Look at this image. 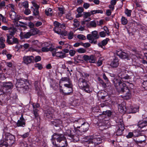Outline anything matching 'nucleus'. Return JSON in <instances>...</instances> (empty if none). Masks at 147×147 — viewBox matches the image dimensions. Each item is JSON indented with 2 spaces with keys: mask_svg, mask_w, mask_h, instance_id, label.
Returning a JSON list of instances; mask_svg holds the SVG:
<instances>
[{
  "mask_svg": "<svg viewBox=\"0 0 147 147\" xmlns=\"http://www.w3.org/2000/svg\"><path fill=\"white\" fill-rule=\"evenodd\" d=\"M2 140L0 144V147H7L11 146L15 142V137L9 133H6L3 136Z\"/></svg>",
  "mask_w": 147,
  "mask_h": 147,
  "instance_id": "1",
  "label": "nucleus"
},
{
  "mask_svg": "<svg viewBox=\"0 0 147 147\" xmlns=\"http://www.w3.org/2000/svg\"><path fill=\"white\" fill-rule=\"evenodd\" d=\"M78 85L79 88L87 93H89L90 86L89 82L83 78H80L78 81Z\"/></svg>",
  "mask_w": 147,
  "mask_h": 147,
  "instance_id": "2",
  "label": "nucleus"
},
{
  "mask_svg": "<svg viewBox=\"0 0 147 147\" xmlns=\"http://www.w3.org/2000/svg\"><path fill=\"white\" fill-rule=\"evenodd\" d=\"M65 139H66L65 137L63 134L55 133L52 136L51 140L53 145L55 146H57L55 140H56L57 142L59 143Z\"/></svg>",
  "mask_w": 147,
  "mask_h": 147,
  "instance_id": "3",
  "label": "nucleus"
},
{
  "mask_svg": "<svg viewBox=\"0 0 147 147\" xmlns=\"http://www.w3.org/2000/svg\"><path fill=\"white\" fill-rule=\"evenodd\" d=\"M99 38V36L98 34L97 31L94 30L91 32V34H88L87 36V39L90 41V42L91 43L96 44L97 41L96 39H98Z\"/></svg>",
  "mask_w": 147,
  "mask_h": 147,
  "instance_id": "4",
  "label": "nucleus"
},
{
  "mask_svg": "<svg viewBox=\"0 0 147 147\" xmlns=\"http://www.w3.org/2000/svg\"><path fill=\"white\" fill-rule=\"evenodd\" d=\"M113 81L114 86L118 92L121 90L126 86L125 84L122 82L119 79L115 78Z\"/></svg>",
  "mask_w": 147,
  "mask_h": 147,
  "instance_id": "5",
  "label": "nucleus"
},
{
  "mask_svg": "<svg viewBox=\"0 0 147 147\" xmlns=\"http://www.w3.org/2000/svg\"><path fill=\"white\" fill-rule=\"evenodd\" d=\"M67 82V84H64V86L66 88V89H68L70 92L72 91L73 85L69 77H62L60 79V82Z\"/></svg>",
  "mask_w": 147,
  "mask_h": 147,
  "instance_id": "6",
  "label": "nucleus"
},
{
  "mask_svg": "<svg viewBox=\"0 0 147 147\" xmlns=\"http://www.w3.org/2000/svg\"><path fill=\"white\" fill-rule=\"evenodd\" d=\"M122 90L119 92L123 93V95H121L122 98L126 100L130 99L131 97V94L127 86H125Z\"/></svg>",
  "mask_w": 147,
  "mask_h": 147,
  "instance_id": "7",
  "label": "nucleus"
},
{
  "mask_svg": "<svg viewBox=\"0 0 147 147\" xmlns=\"http://www.w3.org/2000/svg\"><path fill=\"white\" fill-rule=\"evenodd\" d=\"M116 135L117 136L122 135L124 129V124L122 119H120L118 122V124L116 125Z\"/></svg>",
  "mask_w": 147,
  "mask_h": 147,
  "instance_id": "8",
  "label": "nucleus"
},
{
  "mask_svg": "<svg viewBox=\"0 0 147 147\" xmlns=\"http://www.w3.org/2000/svg\"><path fill=\"white\" fill-rule=\"evenodd\" d=\"M84 119H76L74 122H78L81 124V127L82 129V131L84 132H86L88 131L89 129V125L87 122H84Z\"/></svg>",
  "mask_w": 147,
  "mask_h": 147,
  "instance_id": "9",
  "label": "nucleus"
},
{
  "mask_svg": "<svg viewBox=\"0 0 147 147\" xmlns=\"http://www.w3.org/2000/svg\"><path fill=\"white\" fill-rule=\"evenodd\" d=\"M16 86L18 88H20L23 91L27 90L28 89V86L26 85L25 81L21 79L17 80Z\"/></svg>",
  "mask_w": 147,
  "mask_h": 147,
  "instance_id": "10",
  "label": "nucleus"
},
{
  "mask_svg": "<svg viewBox=\"0 0 147 147\" xmlns=\"http://www.w3.org/2000/svg\"><path fill=\"white\" fill-rule=\"evenodd\" d=\"M10 17L13 20V22L14 24H18V21L22 18V17L17 14L14 11H10L9 13Z\"/></svg>",
  "mask_w": 147,
  "mask_h": 147,
  "instance_id": "11",
  "label": "nucleus"
},
{
  "mask_svg": "<svg viewBox=\"0 0 147 147\" xmlns=\"http://www.w3.org/2000/svg\"><path fill=\"white\" fill-rule=\"evenodd\" d=\"M37 32L35 29H31L30 31L27 32H20V37L22 38H28L32 35H34L37 34Z\"/></svg>",
  "mask_w": 147,
  "mask_h": 147,
  "instance_id": "12",
  "label": "nucleus"
},
{
  "mask_svg": "<svg viewBox=\"0 0 147 147\" xmlns=\"http://www.w3.org/2000/svg\"><path fill=\"white\" fill-rule=\"evenodd\" d=\"M117 54L120 58L129 60L131 58L130 54L128 53L123 52L121 50L117 51Z\"/></svg>",
  "mask_w": 147,
  "mask_h": 147,
  "instance_id": "13",
  "label": "nucleus"
},
{
  "mask_svg": "<svg viewBox=\"0 0 147 147\" xmlns=\"http://www.w3.org/2000/svg\"><path fill=\"white\" fill-rule=\"evenodd\" d=\"M91 139V142L92 143H94L95 144H100L102 142V140H104L105 138L104 136L102 137L100 135H97L95 134L93 136Z\"/></svg>",
  "mask_w": 147,
  "mask_h": 147,
  "instance_id": "14",
  "label": "nucleus"
},
{
  "mask_svg": "<svg viewBox=\"0 0 147 147\" xmlns=\"http://www.w3.org/2000/svg\"><path fill=\"white\" fill-rule=\"evenodd\" d=\"M83 58L85 61H89V62L91 63H96L97 62L96 58L92 55H91L89 56L84 55L83 56Z\"/></svg>",
  "mask_w": 147,
  "mask_h": 147,
  "instance_id": "15",
  "label": "nucleus"
},
{
  "mask_svg": "<svg viewBox=\"0 0 147 147\" xmlns=\"http://www.w3.org/2000/svg\"><path fill=\"white\" fill-rule=\"evenodd\" d=\"M117 72L119 77L123 81L125 80L128 79L129 78V76L126 74L124 71H121V68H119L117 69Z\"/></svg>",
  "mask_w": 147,
  "mask_h": 147,
  "instance_id": "16",
  "label": "nucleus"
},
{
  "mask_svg": "<svg viewBox=\"0 0 147 147\" xmlns=\"http://www.w3.org/2000/svg\"><path fill=\"white\" fill-rule=\"evenodd\" d=\"M54 49H54L52 53L53 56H56L60 59H63L66 57V54L63 53L62 51L57 52V49L55 48H54Z\"/></svg>",
  "mask_w": 147,
  "mask_h": 147,
  "instance_id": "17",
  "label": "nucleus"
},
{
  "mask_svg": "<svg viewBox=\"0 0 147 147\" xmlns=\"http://www.w3.org/2000/svg\"><path fill=\"white\" fill-rule=\"evenodd\" d=\"M34 59L32 56H24L23 58V62L26 64L28 65L33 62Z\"/></svg>",
  "mask_w": 147,
  "mask_h": 147,
  "instance_id": "18",
  "label": "nucleus"
},
{
  "mask_svg": "<svg viewBox=\"0 0 147 147\" xmlns=\"http://www.w3.org/2000/svg\"><path fill=\"white\" fill-rule=\"evenodd\" d=\"M25 120L23 117V115L22 114L16 123L17 127H24L25 126Z\"/></svg>",
  "mask_w": 147,
  "mask_h": 147,
  "instance_id": "19",
  "label": "nucleus"
},
{
  "mask_svg": "<svg viewBox=\"0 0 147 147\" xmlns=\"http://www.w3.org/2000/svg\"><path fill=\"white\" fill-rule=\"evenodd\" d=\"M32 107L33 108V113L34 114L35 118L38 117V110L37 108H38L40 107V105L38 103H33L32 104Z\"/></svg>",
  "mask_w": 147,
  "mask_h": 147,
  "instance_id": "20",
  "label": "nucleus"
},
{
  "mask_svg": "<svg viewBox=\"0 0 147 147\" xmlns=\"http://www.w3.org/2000/svg\"><path fill=\"white\" fill-rule=\"evenodd\" d=\"M137 125L139 127L142 128L147 125V117L144 118L143 120L140 121L138 123Z\"/></svg>",
  "mask_w": 147,
  "mask_h": 147,
  "instance_id": "21",
  "label": "nucleus"
},
{
  "mask_svg": "<svg viewBox=\"0 0 147 147\" xmlns=\"http://www.w3.org/2000/svg\"><path fill=\"white\" fill-rule=\"evenodd\" d=\"M74 131L71 128H69L67 129L65 132V135L71 138H73L74 139L75 138V136L74 134Z\"/></svg>",
  "mask_w": 147,
  "mask_h": 147,
  "instance_id": "22",
  "label": "nucleus"
},
{
  "mask_svg": "<svg viewBox=\"0 0 147 147\" xmlns=\"http://www.w3.org/2000/svg\"><path fill=\"white\" fill-rule=\"evenodd\" d=\"M98 22L97 21L94 20L87 22L86 24V26L88 28H95L96 27Z\"/></svg>",
  "mask_w": 147,
  "mask_h": 147,
  "instance_id": "23",
  "label": "nucleus"
},
{
  "mask_svg": "<svg viewBox=\"0 0 147 147\" xmlns=\"http://www.w3.org/2000/svg\"><path fill=\"white\" fill-rule=\"evenodd\" d=\"M3 89L6 90L11 89L13 87V84L11 82H4L2 85Z\"/></svg>",
  "mask_w": 147,
  "mask_h": 147,
  "instance_id": "24",
  "label": "nucleus"
},
{
  "mask_svg": "<svg viewBox=\"0 0 147 147\" xmlns=\"http://www.w3.org/2000/svg\"><path fill=\"white\" fill-rule=\"evenodd\" d=\"M119 65V59L118 58L115 57L112 61L111 62L110 66L111 67L114 68L117 67Z\"/></svg>",
  "mask_w": 147,
  "mask_h": 147,
  "instance_id": "25",
  "label": "nucleus"
},
{
  "mask_svg": "<svg viewBox=\"0 0 147 147\" xmlns=\"http://www.w3.org/2000/svg\"><path fill=\"white\" fill-rule=\"evenodd\" d=\"M109 40V38H107L103 40L101 42L98 44V46L103 49H105V46L106 45Z\"/></svg>",
  "mask_w": 147,
  "mask_h": 147,
  "instance_id": "26",
  "label": "nucleus"
},
{
  "mask_svg": "<svg viewBox=\"0 0 147 147\" xmlns=\"http://www.w3.org/2000/svg\"><path fill=\"white\" fill-rule=\"evenodd\" d=\"M54 49H55L54 48H53L51 47H50L49 48L43 47L42 48L41 51L42 52H47L49 51H50L52 53Z\"/></svg>",
  "mask_w": 147,
  "mask_h": 147,
  "instance_id": "27",
  "label": "nucleus"
},
{
  "mask_svg": "<svg viewBox=\"0 0 147 147\" xmlns=\"http://www.w3.org/2000/svg\"><path fill=\"white\" fill-rule=\"evenodd\" d=\"M7 37V42L9 44L12 43L11 41L14 37L13 35L9 34H6Z\"/></svg>",
  "mask_w": 147,
  "mask_h": 147,
  "instance_id": "28",
  "label": "nucleus"
},
{
  "mask_svg": "<svg viewBox=\"0 0 147 147\" xmlns=\"http://www.w3.org/2000/svg\"><path fill=\"white\" fill-rule=\"evenodd\" d=\"M53 110L51 109L49 111H47V113H46V116L47 118L49 119H51L53 117Z\"/></svg>",
  "mask_w": 147,
  "mask_h": 147,
  "instance_id": "29",
  "label": "nucleus"
},
{
  "mask_svg": "<svg viewBox=\"0 0 147 147\" xmlns=\"http://www.w3.org/2000/svg\"><path fill=\"white\" fill-rule=\"evenodd\" d=\"M17 31V29L16 28L13 26L9 27V34L14 35Z\"/></svg>",
  "mask_w": 147,
  "mask_h": 147,
  "instance_id": "30",
  "label": "nucleus"
},
{
  "mask_svg": "<svg viewBox=\"0 0 147 147\" xmlns=\"http://www.w3.org/2000/svg\"><path fill=\"white\" fill-rule=\"evenodd\" d=\"M59 146L58 147H64L67 146V143L66 139L61 141L59 143Z\"/></svg>",
  "mask_w": 147,
  "mask_h": 147,
  "instance_id": "31",
  "label": "nucleus"
},
{
  "mask_svg": "<svg viewBox=\"0 0 147 147\" xmlns=\"http://www.w3.org/2000/svg\"><path fill=\"white\" fill-rule=\"evenodd\" d=\"M5 41V39L3 37H1L0 38V48L3 49L5 47L4 42Z\"/></svg>",
  "mask_w": 147,
  "mask_h": 147,
  "instance_id": "32",
  "label": "nucleus"
},
{
  "mask_svg": "<svg viewBox=\"0 0 147 147\" xmlns=\"http://www.w3.org/2000/svg\"><path fill=\"white\" fill-rule=\"evenodd\" d=\"M142 130H140L138 129L136 130L133 131V133L135 137H138L140 136H142Z\"/></svg>",
  "mask_w": 147,
  "mask_h": 147,
  "instance_id": "33",
  "label": "nucleus"
},
{
  "mask_svg": "<svg viewBox=\"0 0 147 147\" xmlns=\"http://www.w3.org/2000/svg\"><path fill=\"white\" fill-rule=\"evenodd\" d=\"M53 13L52 9L50 8H47L45 9V13L48 16H51Z\"/></svg>",
  "mask_w": 147,
  "mask_h": 147,
  "instance_id": "34",
  "label": "nucleus"
},
{
  "mask_svg": "<svg viewBox=\"0 0 147 147\" xmlns=\"http://www.w3.org/2000/svg\"><path fill=\"white\" fill-rule=\"evenodd\" d=\"M104 60V59L103 57H99L96 63L97 64V66L98 67L101 66L102 64L103 61Z\"/></svg>",
  "mask_w": 147,
  "mask_h": 147,
  "instance_id": "35",
  "label": "nucleus"
},
{
  "mask_svg": "<svg viewBox=\"0 0 147 147\" xmlns=\"http://www.w3.org/2000/svg\"><path fill=\"white\" fill-rule=\"evenodd\" d=\"M129 109L130 110V113H136L138 111V107H135L132 106L130 107Z\"/></svg>",
  "mask_w": 147,
  "mask_h": 147,
  "instance_id": "36",
  "label": "nucleus"
},
{
  "mask_svg": "<svg viewBox=\"0 0 147 147\" xmlns=\"http://www.w3.org/2000/svg\"><path fill=\"white\" fill-rule=\"evenodd\" d=\"M59 12H58L59 15L61 16L64 13V8L63 7H59L58 8Z\"/></svg>",
  "mask_w": 147,
  "mask_h": 147,
  "instance_id": "37",
  "label": "nucleus"
},
{
  "mask_svg": "<svg viewBox=\"0 0 147 147\" xmlns=\"http://www.w3.org/2000/svg\"><path fill=\"white\" fill-rule=\"evenodd\" d=\"M121 24L123 25L126 24L128 22L127 19L124 17L122 16L121 19Z\"/></svg>",
  "mask_w": 147,
  "mask_h": 147,
  "instance_id": "38",
  "label": "nucleus"
},
{
  "mask_svg": "<svg viewBox=\"0 0 147 147\" xmlns=\"http://www.w3.org/2000/svg\"><path fill=\"white\" fill-rule=\"evenodd\" d=\"M77 51L80 53H85L86 50L85 49L81 48L78 49L76 50Z\"/></svg>",
  "mask_w": 147,
  "mask_h": 147,
  "instance_id": "39",
  "label": "nucleus"
},
{
  "mask_svg": "<svg viewBox=\"0 0 147 147\" xmlns=\"http://www.w3.org/2000/svg\"><path fill=\"white\" fill-rule=\"evenodd\" d=\"M53 30L58 34H60L61 33V29L60 27H54Z\"/></svg>",
  "mask_w": 147,
  "mask_h": 147,
  "instance_id": "40",
  "label": "nucleus"
},
{
  "mask_svg": "<svg viewBox=\"0 0 147 147\" xmlns=\"http://www.w3.org/2000/svg\"><path fill=\"white\" fill-rule=\"evenodd\" d=\"M91 20V19L90 18L88 17V18H83V21L82 22V25L86 24L87 23L86 22H89Z\"/></svg>",
  "mask_w": 147,
  "mask_h": 147,
  "instance_id": "41",
  "label": "nucleus"
},
{
  "mask_svg": "<svg viewBox=\"0 0 147 147\" xmlns=\"http://www.w3.org/2000/svg\"><path fill=\"white\" fill-rule=\"evenodd\" d=\"M83 18H86L90 17L91 14L90 12H84L83 13Z\"/></svg>",
  "mask_w": 147,
  "mask_h": 147,
  "instance_id": "42",
  "label": "nucleus"
},
{
  "mask_svg": "<svg viewBox=\"0 0 147 147\" xmlns=\"http://www.w3.org/2000/svg\"><path fill=\"white\" fill-rule=\"evenodd\" d=\"M68 38L69 39H72L74 36V33L72 31L70 32L69 33H68L67 35Z\"/></svg>",
  "mask_w": 147,
  "mask_h": 147,
  "instance_id": "43",
  "label": "nucleus"
},
{
  "mask_svg": "<svg viewBox=\"0 0 147 147\" xmlns=\"http://www.w3.org/2000/svg\"><path fill=\"white\" fill-rule=\"evenodd\" d=\"M77 38L80 40H85L86 39V36L83 34H78L77 36Z\"/></svg>",
  "mask_w": 147,
  "mask_h": 147,
  "instance_id": "44",
  "label": "nucleus"
},
{
  "mask_svg": "<svg viewBox=\"0 0 147 147\" xmlns=\"http://www.w3.org/2000/svg\"><path fill=\"white\" fill-rule=\"evenodd\" d=\"M103 29L104 32L106 33L107 35L108 36H109L110 35V32L108 27L105 26H104L103 27Z\"/></svg>",
  "mask_w": 147,
  "mask_h": 147,
  "instance_id": "45",
  "label": "nucleus"
},
{
  "mask_svg": "<svg viewBox=\"0 0 147 147\" xmlns=\"http://www.w3.org/2000/svg\"><path fill=\"white\" fill-rule=\"evenodd\" d=\"M131 11L130 10H129L127 9H126L125 11V13L127 15L128 17H130L131 16Z\"/></svg>",
  "mask_w": 147,
  "mask_h": 147,
  "instance_id": "46",
  "label": "nucleus"
},
{
  "mask_svg": "<svg viewBox=\"0 0 147 147\" xmlns=\"http://www.w3.org/2000/svg\"><path fill=\"white\" fill-rule=\"evenodd\" d=\"M103 115H105L106 116H107L109 117L111 115V112L110 111H106L103 112Z\"/></svg>",
  "mask_w": 147,
  "mask_h": 147,
  "instance_id": "47",
  "label": "nucleus"
},
{
  "mask_svg": "<svg viewBox=\"0 0 147 147\" xmlns=\"http://www.w3.org/2000/svg\"><path fill=\"white\" fill-rule=\"evenodd\" d=\"M74 22L73 25L75 27H77L79 26L80 25V22L77 19H74Z\"/></svg>",
  "mask_w": 147,
  "mask_h": 147,
  "instance_id": "48",
  "label": "nucleus"
},
{
  "mask_svg": "<svg viewBox=\"0 0 147 147\" xmlns=\"http://www.w3.org/2000/svg\"><path fill=\"white\" fill-rule=\"evenodd\" d=\"M64 91L65 92H64V94L65 95H69L71 93L73 92V90L71 92L68 89H66V88L65 87V88H63Z\"/></svg>",
  "mask_w": 147,
  "mask_h": 147,
  "instance_id": "49",
  "label": "nucleus"
},
{
  "mask_svg": "<svg viewBox=\"0 0 147 147\" xmlns=\"http://www.w3.org/2000/svg\"><path fill=\"white\" fill-rule=\"evenodd\" d=\"M8 7L11 9V10L10 11H14L15 9V6L14 4H9L8 5Z\"/></svg>",
  "mask_w": 147,
  "mask_h": 147,
  "instance_id": "50",
  "label": "nucleus"
},
{
  "mask_svg": "<svg viewBox=\"0 0 147 147\" xmlns=\"http://www.w3.org/2000/svg\"><path fill=\"white\" fill-rule=\"evenodd\" d=\"M107 34L104 31H102L99 33V36L101 37H105L106 36Z\"/></svg>",
  "mask_w": 147,
  "mask_h": 147,
  "instance_id": "51",
  "label": "nucleus"
},
{
  "mask_svg": "<svg viewBox=\"0 0 147 147\" xmlns=\"http://www.w3.org/2000/svg\"><path fill=\"white\" fill-rule=\"evenodd\" d=\"M142 140L140 141H136V143H142L143 142H145L146 141V138L145 136H143L142 137Z\"/></svg>",
  "mask_w": 147,
  "mask_h": 147,
  "instance_id": "52",
  "label": "nucleus"
},
{
  "mask_svg": "<svg viewBox=\"0 0 147 147\" xmlns=\"http://www.w3.org/2000/svg\"><path fill=\"white\" fill-rule=\"evenodd\" d=\"M1 20L2 22L6 24L8 22V21L7 19L3 15L2 16Z\"/></svg>",
  "mask_w": 147,
  "mask_h": 147,
  "instance_id": "53",
  "label": "nucleus"
},
{
  "mask_svg": "<svg viewBox=\"0 0 147 147\" xmlns=\"http://www.w3.org/2000/svg\"><path fill=\"white\" fill-rule=\"evenodd\" d=\"M22 6L25 8H27L28 7V3L27 1H25L22 3Z\"/></svg>",
  "mask_w": 147,
  "mask_h": 147,
  "instance_id": "54",
  "label": "nucleus"
},
{
  "mask_svg": "<svg viewBox=\"0 0 147 147\" xmlns=\"http://www.w3.org/2000/svg\"><path fill=\"white\" fill-rule=\"evenodd\" d=\"M77 11L78 13L81 14L83 12L84 9L83 7H79L77 8Z\"/></svg>",
  "mask_w": 147,
  "mask_h": 147,
  "instance_id": "55",
  "label": "nucleus"
},
{
  "mask_svg": "<svg viewBox=\"0 0 147 147\" xmlns=\"http://www.w3.org/2000/svg\"><path fill=\"white\" fill-rule=\"evenodd\" d=\"M81 45L86 48H87L90 46V44L88 43H81Z\"/></svg>",
  "mask_w": 147,
  "mask_h": 147,
  "instance_id": "56",
  "label": "nucleus"
},
{
  "mask_svg": "<svg viewBox=\"0 0 147 147\" xmlns=\"http://www.w3.org/2000/svg\"><path fill=\"white\" fill-rule=\"evenodd\" d=\"M12 43L10 44H13L14 43H18V40L17 38L13 37L11 41Z\"/></svg>",
  "mask_w": 147,
  "mask_h": 147,
  "instance_id": "57",
  "label": "nucleus"
},
{
  "mask_svg": "<svg viewBox=\"0 0 147 147\" xmlns=\"http://www.w3.org/2000/svg\"><path fill=\"white\" fill-rule=\"evenodd\" d=\"M142 84L143 87L147 90V80H144Z\"/></svg>",
  "mask_w": 147,
  "mask_h": 147,
  "instance_id": "58",
  "label": "nucleus"
},
{
  "mask_svg": "<svg viewBox=\"0 0 147 147\" xmlns=\"http://www.w3.org/2000/svg\"><path fill=\"white\" fill-rule=\"evenodd\" d=\"M24 13L26 15H28L30 13L31 11L29 9L26 8L24 11Z\"/></svg>",
  "mask_w": 147,
  "mask_h": 147,
  "instance_id": "59",
  "label": "nucleus"
},
{
  "mask_svg": "<svg viewBox=\"0 0 147 147\" xmlns=\"http://www.w3.org/2000/svg\"><path fill=\"white\" fill-rule=\"evenodd\" d=\"M29 132H27L26 133L24 134L23 135L21 136V137L23 138H25L28 137L29 135Z\"/></svg>",
  "mask_w": 147,
  "mask_h": 147,
  "instance_id": "60",
  "label": "nucleus"
},
{
  "mask_svg": "<svg viewBox=\"0 0 147 147\" xmlns=\"http://www.w3.org/2000/svg\"><path fill=\"white\" fill-rule=\"evenodd\" d=\"M133 136H134L133 132H129L128 133V135H127L126 137L128 138H132Z\"/></svg>",
  "mask_w": 147,
  "mask_h": 147,
  "instance_id": "61",
  "label": "nucleus"
},
{
  "mask_svg": "<svg viewBox=\"0 0 147 147\" xmlns=\"http://www.w3.org/2000/svg\"><path fill=\"white\" fill-rule=\"evenodd\" d=\"M76 53V51L73 50H71L69 51V54L70 56H74Z\"/></svg>",
  "mask_w": 147,
  "mask_h": 147,
  "instance_id": "62",
  "label": "nucleus"
},
{
  "mask_svg": "<svg viewBox=\"0 0 147 147\" xmlns=\"http://www.w3.org/2000/svg\"><path fill=\"white\" fill-rule=\"evenodd\" d=\"M35 67L37 68L39 70L41 69L42 68V65L39 63H36L35 64Z\"/></svg>",
  "mask_w": 147,
  "mask_h": 147,
  "instance_id": "63",
  "label": "nucleus"
},
{
  "mask_svg": "<svg viewBox=\"0 0 147 147\" xmlns=\"http://www.w3.org/2000/svg\"><path fill=\"white\" fill-rule=\"evenodd\" d=\"M143 43L144 44L145 48L147 49V37L143 39Z\"/></svg>",
  "mask_w": 147,
  "mask_h": 147,
  "instance_id": "64",
  "label": "nucleus"
}]
</instances>
